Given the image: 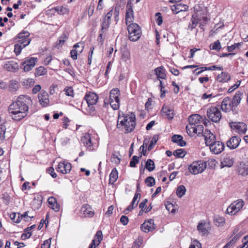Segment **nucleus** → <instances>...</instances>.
Segmentation results:
<instances>
[{
    "mask_svg": "<svg viewBox=\"0 0 248 248\" xmlns=\"http://www.w3.org/2000/svg\"><path fill=\"white\" fill-rule=\"evenodd\" d=\"M31 102L30 97L23 95L19 96L8 108L9 113L12 119L19 121L25 118L29 109L28 104Z\"/></svg>",
    "mask_w": 248,
    "mask_h": 248,
    "instance_id": "obj_1",
    "label": "nucleus"
},
{
    "mask_svg": "<svg viewBox=\"0 0 248 248\" xmlns=\"http://www.w3.org/2000/svg\"><path fill=\"white\" fill-rule=\"evenodd\" d=\"M207 13V7L204 6L203 4H197L195 5L193 7V14L192 15L190 22L187 27V30L192 31L196 28L198 24L201 21H202V23L200 24V27L203 26L208 21L206 17Z\"/></svg>",
    "mask_w": 248,
    "mask_h": 248,
    "instance_id": "obj_2",
    "label": "nucleus"
},
{
    "mask_svg": "<svg viewBox=\"0 0 248 248\" xmlns=\"http://www.w3.org/2000/svg\"><path fill=\"white\" fill-rule=\"evenodd\" d=\"M135 116L131 114L129 115H124L118 117L117 127L119 129L124 128L125 133H128L132 132L136 125Z\"/></svg>",
    "mask_w": 248,
    "mask_h": 248,
    "instance_id": "obj_3",
    "label": "nucleus"
},
{
    "mask_svg": "<svg viewBox=\"0 0 248 248\" xmlns=\"http://www.w3.org/2000/svg\"><path fill=\"white\" fill-rule=\"evenodd\" d=\"M84 99L86 100L88 104V108L87 109L88 112L90 115H93L95 113V105L98 99V95L94 93H87L84 96Z\"/></svg>",
    "mask_w": 248,
    "mask_h": 248,
    "instance_id": "obj_4",
    "label": "nucleus"
},
{
    "mask_svg": "<svg viewBox=\"0 0 248 248\" xmlns=\"http://www.w3.org/2000/svg\"><path fill=\"white\" fill-rule=\"evenodd\" d=\"M206 115L209 121L215 123H218L222 117L220 109L215 106H212L208 108Z\"/></svg>",
    "mask_w": 248,
    "mask_h": 248,
    "instance_id": "obj_5",
    "label": "nucleus"
},
{
    "mask_svg": "<svg viewBox=\"0 0 248 248\" xmlns=\"http://www.w3.org/2000/svg\"><path fill=\"white\" fill-rule=\"evenodd\" d=\"M129 39L132 41H136L141 36V30L139 25L136 23H131L127 27Z\"/></svg>",
    "mask_w": 248,
    "mask_h": 248,
    "instance_id": "obj_6",
    "label": "nucleus"
},
{
    "mask_svg": "<svg viewBox=\"0 0 248 248\" xmlns=\"http://www.w3.org/2000/svg\"><path fill=\"white\" fill-rule=\"evenodd\" d=\"M120 92L118 88H114L110 92L109 103L114 110H117L120 108Z\"/></svg>",
    "mask_w": 248,
    "mask_h": 248,
    "instance_id": "obj_7",
    "label": "nucleus"
},
{
    "mask_svg": "<svg viewBox=\"0 0 248 248\" xmlns=\"http://www.w3.org/2000/svg\"><path fill=\"white\" fill-rule=\"evenodd\" d=\"M206 168V163L202 160L193 162L188 166V170L194 175L202 173Z\"/></svg>",
    "mask_w": 248,
    "mask_h": 248,
    "instance_id": "obj_8",
    "label": "nucleus"
},
{
    "mask_svg": "<svg viewBox=\"0 0 248 248\" xmlns=\"http://www.w3.org/2000/svg\"><path fill=\"white\" fill-rule=\"evenodd\" d=\"M244 205V202L242 200H238L236 203H232L228 207L226 212L229 215H234L242 208Z\"/></svg>",
    "mask_w": 248,
    "mask_h": 248,
    "instance_id": "obj_9",
    "label": "nucleus"
},
{
    "mask_svg": "<svg viewBox=\"0 0 248 248\" xmlns=\"http://www.w3.org/2000/svg\"><path fill=\"white\" fill-rule=\"evenodd\" d=\"M38 61L37 58L27 57L24 61L21 63V65L23 66V70L25 72L31 71L35 65Z\"/></svg>",
    "mask_w": 248,
    "mask_h": 248,
    "instance_id": "obj_10",
    "label": "nucleus"
},
{
    "mask_svg": "<svg viewBox=\"0 0 248 248\" xmlns=\"http://www.w3.org/2000/svg\"><path fill=\"white\" fill-rule=\"evenodd\" d=\"M110 22L103 17L102 23L101 24V29L99 31V35L98 37V41L99 42H104L107 31L108 30Z\"/></svg>",
    "mask_w": 248,
    "mask_h": 248,
    "instance_id": "obj_11",
    "label": "nucleus"
},
{
    "mask_svg": "<svg viewBox=\"0 0 248 248\" xmlns=\"http://www.w3.org/2000/svg\"><path fill=\"white\" fill-rule=\"evenodd\" d=\"M229 125L233 130L239 134H245L247 130V125L242 122H230Z\"/></svg>",
    "mask_w": 248,
    "mask_h": 248,
    "instance_id": "obj_12",
    "label": "nucleus"
},
{
    "mask_svg": "<svg viewBox=\"0 0 248 248\" xmlns=\"http://www.w3.org/2000/svg\"><path fill=\"white\" fill-rule=\"evenodd\" d=\"M8 124L4 122L0 124V140L3 141L6 138L9 139L11 137V134L8 130L9 129Z\"/></svg>",
    "mask_w": 248,
    "mask_h": 248,
    "instance_id": "obj_13",
    "label": "nucleus"
},
{
    "mask_svg": "<svg viewBox=\"0 0 248 248\" xmlns=\"http://www.w3.org/2000/svg\"><path fill=\"white\" fill-rule=\"evenodd\" d=\"M210 150L212 153L217 155L221 153L224 149L225 145L220 141H217L209 146Z\"/></svg>",
    "mask_w": 248,
    "mask_h": 248,
    "instance_id": "obj_14",
    "label": "nucleus"
},
{
    "mask_svg": "<svg viewBox=\"0 0 248 248\" xmlns=\"http://www.w3.org/2000/svg\"><path fill=\"white\" fill-rule=\"evenodd\" d=\"M234 163V159L229 155H223L221 158L220 167L221 168L224 167H231Z\"/></svg>",
    "mask_w": 248,
    "mask_h": 248,
    "instance_id": "obj_15",
    "label": "nucleus"
},
{
    "mask_svg": "<svg viewBox=\"0 0 248 248\" xmlns=\"http://www.w3.org/2000/svg\"><path fill=\"white\" fill-rule=\"evenodd\" d=\"M3 68L7 71L16 73L18 70L19 66L16 61H10L5 62Z\"/></svg>",
    "mask_w": 248,
    "mask_h": 248,
    "instance_id": "obj_16",
    "label": "nucleus"
},
{
    "mask_svg": "<svg viewBox=\"0 0 248 248\" xmlns=\"http://www.w3.org/2000/svg\"><path fill=\"white\" fill-rule=\"evenodd\" d=\"M38 98L40 104L43 107H47L49 103L48 93L44 90L38 94Z\"/></svg>",
    "mask_w": 248,
    "mask_h": 248,
    "instance_id": "obj_17",
    "label": "nucleus"
},
{
    "mask_svg": "<svg viewBox=\"0 0 248 248\" xmlns=\"http://www.w3.org/2000/svg\"><path fill=\"white\" fill-rule=\"evenodd\" d=\"M221 108L225 112H229L231 110L233 111L235 110L233 106L232 105V100H230L229 97H226L224 98L221 103Z\"/></svg>",
    "mask_w": 248,
    "mask_h": 248,
    "instance_id": "obj_18",
    "label": "nucleus"
},
{
    "mask_svg": "<svg viewBox=\"0 0 248 248\" xmlns=\"http://www.w3.org/2000/svg\"><path fill=\"white\" fill-rule=\"evenodd\" d=\"M71 165L68 162H60L59 163L56 170L62 174H66L69 172L71 170Z\"/></svg>",
    "mask_w": 248,
    "mask_h": 248,
    "instance_id": "obj_19",
    "label": "nucleus"
},
{
    "mask_svg": "<svg viewBox=\"0 0 248 248\" xmlns=\"http://www.w3.org/2000/svg\"><path fill=\"white\" fill-rule=\"evenodd\" d=\"M154 220L153 219H150L147 221H145L140 226L141 230L145 232H148L155 229Z\"/></svg>",
    "mask_w": 248,
    "mask_h": 248,
    "instance_id": "obj_20",
    "label": "nucleus"
},
{
    "mask_svg": "<svg viewBox=\"0 0 248 248\" xmlns=\"http://www.w3.org/2000/svg\"><path fill=\"white\" fill-rule=\"evenodd\" d=\"M134 12L132 9V6L130 3H127L126 5V10L125 13V21L127 25L128 23H130L134 20Z\"/></svg>",
    "mask_w": 248,
    "mask_h": 248,
    "instance_id": "obj_21",
    "label": "nucleus"
},
{
    "mask_svg": "<svg viewBox=\"0 0 248 248\" xmlns=\"http://www.w3.org/2000/svg\"><path fill=\"white\" fill-rule=\"evenodd\" d=\"M203 136L205 138V143L207 146H209L216 141L215 135L212 133L209 130H205Z\"/></svg>",
    "mask_w": 248,
    "mask_h": 248,
    "instance_id": "obj_22",
    "label": "nucleus"
},
{
    "mask_svg": "<svg viewBox=\"0 0 248 248\" xmlns=\"http://www.w3.org/2000/svg\"><path fill=\"white\" fill-rule=\"evenodd\" d=\"M241 139L238 136H233L227 142V146L231 149H236L239 145Z\"/></svg>",
    "mask_w": 248,
    "mask_h": 248,
    "instance_id": "obj_23",
    "label": "nucleus"
},
{
    "mask_svg": "<svg viewBox=\"0 0 248 248\" xmlns=\"http://www.w3.org/2000/svg\"><path fill=\"white\" fill-rule=\"evenodd\" d=\"M237 171L242 176L248 175V160L240 162L237 167Z\"/></svg>",
    "mask_w": 248,
    "mask_h": 248,
    "instance_id": "obj_24",
    "label": "nucleus"
},
{
    "mask_svg": "<svg viewBox=\"0 0 248 248\" xmlns=\"http://www.w3.org/2000/svg\"><path fill=\"white\" fill-rule=\"evenodd\" d=\"M80 212L84 217H92L94 214V212L92 210L91 206L88 204L83 205L81 208Z\"/></svg>",
    "mask_w": 248,
    "mask_h": 248,
    "instance_id": "obj_25",
    "label": "nucleus"
},
{
    "mask_svg": "<svg viewBox=\"0 0 248 248\" xmlns=\"http://www.w3.org/2000/svg\"><path fill=\"white\" fill-rule=\"evenodd\" d=\"M81 141L84 145L88 149L92 150L93 149V143L92 142L90 134L87 133L81 139Z\"/></svg>",
    "mask_w": 248,
    "mask_h": 248,
    "instance_id": "obj_26",
    "label": "nucleus"
},
{
    "mask_svg": "<svg viewBox=\"0 0 248 248\" xmlns=\"http://www.w3.org/2000/svg\"><path fill=\"white\" fill-rule=\"evenodd\" d=\"M80 46H81L80 50L72 49L70 51L71 57L74 60L77 59L78 53H81L83 51L84 47V43L82 42L78 43L74 46V47L76 49L78 47H79Z\"/></svg>",
    "mask_w": 248,
    "mask_h": 248,
    "instance_id": "obj_27",
    "label": "nucleus"
},
{
    "mask_svg": "<svg viewBox=\"0 0 248 248\" xmlns=\"http://www.w3.org/2000/svg\"><path fill=\"white\" fill-rule=\"evenodd\" d=\"M171 9L173 14H177L180 12L187 11L188 6L186 5L180 3L171 6Z\"/></svg>",
    "mask_w": 248,
    "mask_h": 248,
    "instance_id": "obj_28",
    "label": "nucleus"
},
{
    "mask_svg": "<svg viewBox=\"0 0 248 248\" xmlns=\"http://www.w3.org/2000/svg\"><path fill=\"white\" fill-rule=\"evenodd\" d=\"M17 38L18 39L17 41V43L24 42L25 41L28 42V41H29L30 43L31 41V39L30 38V33L27 31H23L18 33Z\"/></svg>",
    "mask_w": 248,
    "mask_h": 248,
    "instance_id": "obj_29",
    "label": "nucleus"
},
{
    "mask_svg": "<svg viewBox=\"0 0 248 248\" xmlns=\"http://www.w3.org/2000/svg\"><path fill=\"white\" fill-rule=\"evenodd\" d=\"M202 121V117L198 114L191 115L188 118V122L190 125L195 126L201 123Z\"/></svg>",
    "mask_w": 248,
    "mask_h": 248,
    "instance_id": "obj_30",
    "label": "nucleus"
},
{
    "mask_svg": "<svg viewBox=\"0 0 248 248\" xmlns=\"http://www.w3.org/2000/svg\"><path fill=\"white\" fill-rule=\"evenodd\" d=\"M29 44V41H28V42H26V41L24 42H17V43L15 45L14 48V52L16 56L19 55L20 54L22 49L25 47L26 46H28Z\"/></svg>",
    "mask_w": 248,
    "mask_h": 248,
    "instance_id": "obj_31",
    "label": "nucleus"
},
{
    "mask_svg": "<svg viewBox=\"0 0 248 248\" xmlns=\"http://www.w3.org/2000/svg\"><path fill=\"white\" fill-rule=\"evenodd\" d=\"M161 113L167 116L169 119H172L174 116L173 110L169 106L164 105L161 109Z\"/></svg>",
    "mask_w": 248,
    "mask_h": 248,
    "instance_id": "obj_32",
    "label": "nucleus"
},
{
    "mask_svg": "<svg viewBox=\"0 0 248 248\" xmlns=\"http://www.w3.org/2000/svg\"><path fill=\"white\" fill-rule=\"evenodd\" d=\"M243 95V93L240 91H238L235 93L232 100V105L233 106L234 109H235V108L240 103Z\"/></svg>",
    "mask_w": 248,
    "mask_h": 248,
    "instance_id": "obj_33",
    "label": "nucleus"
},
{
    "mask_svg": "<svg viewBox=\"0 0 248 248\" xmlns=\"http://www.w3.org/2000/svg\"><path fill=\"white\" fill-rule=\"evenodd\" d=\"M171 141L177 143L181 147H184L186 145V142L183 140V138L179 135H174L172 136Z\"/></svg>",
    "mask_w": 248,
    "mask_h": 248,
    "instance_id": "obj_34",
    "label": "nucleus"
},
{
    "mask_svg": "<svg viewBox=\"0 0 248 248\" xmlns=\"http://www.w3.org/2000/svg\"><path fill=\"white\" fill-rule=\"evenodd\" d=\"M231 77L227 72H222L219 74L217 78V81L219 82H227L231 79Z\"/></svg>",
    "mask_w": 248,
    "mask_h": 248,
    "instance_id": "obj_35",
    "label": "nucleus"
},
{
    "mask_svg": "<svg viewBox=\"0 0 248 248\" xmlns=\"http://www.w3.org/2000/svg\"><path fill=\"white\" fill-rule=\"evenodd\" d=\"M155 71L158 78H166L167 76L166 74V70L162 66L156 68Z\"/></svg>",
    "mask_w": 248,
    "mask_h": 248,
    "instance_id": "obj_36",
    "label": "nucleus"
},
{
    "mask_svg": "<svg viewBox=\"0 0 248 248\" xmlns=\"http://www.w3.org/2000/svg\"><path fill=\"white\" fill-rule=\"evenodd\" d=\"M118 177V171L116 168H113L109 174V184L113 185L117 181Z\"/></svg>",
    "mask_w": 248,
    "mask_h": 248,
    "instance_id": "obj_37",
    "label": "nucleus"
},
{
    "mask_svg": "<svg viewBox=\"0 0 248 248\" xmlns=\"http://www.w3.org/2000/svg\"><path fill=\"white\" fill-rule=\"evenodd\" d=\"M103 239V234L101 231H98L96 232L92 242L94 241L96 246H98Z\"/></svg>",
    "mask_w": 248,
    "mask_h": 248,
    "instance_id": "obj_38",
    "label": "nucleus"
},
{
    "mask_svg": "<svg viewBox=\"0 0 248 248\" xmlns=\"http://www.w3.org/2000/svg\"><path fill=\"white\" fill-rule=\"evenodd\" d=\"M9 88L11 92H16L19 88L18 82L16 80H10L9 85Z\"/></svg>",
    "mask_w": 248,
    "mask_h": 248,
    "instance_id": "obj_39",
    "label": "nucleus"
},
{
    "mask_svg": "<svg viewBox=\"0 0 248 248\" xmlns=\"http://www.w3.org/2000/svg\"><path fill=\"white\" fill-rule=\"evenodd\" d=\"M145 168L149 171H153L155 169V164L153 160L151 159H148L146 162Z\"/></svg>",
    "mask_w": 248,
    "mask_h": 248,
    "instance_id": "obj_40",
    "label": "nucleus"
},
{
    "mask_svg": "<svg viewBox=\"0 0 248 248\" xmlns=\"http://www.w3.org/2000/svg\"><path fill=\"white\" fill-rule=\"evenodd\" d=\"M214 221L216 225L221 226L225 223V218L222 217L216 216L214 217Z\"/></svg>",
    "mask_w": 248,
    "mask_h": 248,
    "instance_id": "obj_41",
    "label": "nucleus"
},
{
    "mask_svg": "<svg viewBox=\"0 0 248 248\" xmlns=\"http://www.w3.org/2000/svg\"><path fill=\"white\" fill-rule=\"evenodd\" d=\"M47 70L44 66H40L35 69V76L39 77L46 74Z\"/></svg>",
    "mask_w": 248,
    "mask_h": 248,
    "instance_id": "obj_42",
    "label": "nucleus"
},
{
    "mask_svg": "<svg viewBox=\"0 0 248 248\" xmlns=\"http://www.w3.org/2000/svg\"><path fill=\"white\" fill-rule=\"evenodd\" d=\"M194 134H196L198 136H200L201 134L203 135V130L204 127L202 124H197L195 126V127L193 128Z\"/></svg>",
    "mask_w": 248,
    "mask_h": 248,
    "instance_id": "obj_43",
    "label": "nucleus"
},
{
    "mask_svg": "<svg viewBox=\"0 0 248 248\" xmlns=\"http://www.w3.org/2000/svg\"><path fill=\"white\" fill-rule=\"evenodd\" d=\"M10 217L15 223H18L21 221L20 213H12L10 215Z\"/></svg>",
    "mask_w": 248,
    "mask_h": 248,
    "instance_id": "obj_44",
    "label": "nucleus"
},
{
    "mask_svg": "<svg viewBox=\"0 0 248 248\" xmlns=\"http://www.w3.org/2000/svg\"><path fill=\"white\" fill-rule=\"evenodd\" d=\"M186 192V189L184 186L181 185L179 186L176 190V194L178 197L181 198L183 196Z\"/></svg>",
    "mask_w": 248,
    "mask_h": 248,
    "instance_id": "obj_45",
    "label": "nucleus"
},
{
    "mask_svg": "<svg viewBox=\"0 0 248 248\" xmlns=\"http://www.w3.org/2000/svg\"><path fill=\"white\" fill-rule=\"evenodd\" d=\"M122 58L124 62L129 60L130 59V53L128 49H124L121 52Z\"/></svg>",
    "mask_w": 248,
    "mask_h": 248,
    "instance_id": "obj_46",
    "label": "nucleus"
},
{
    "mask_svg": "<svg viewBox=\"0 0 248 248\" xmlns=\"http://www.w3.org/2000/svg\"><path fill=\"white\" fill-rule=\"evenodd\" d=\"M186 152L183 149H179L175 150L173 152V155L176 157L183 158L185 156Z\"/></svg>",
    "mask_w": 248,
    "mask_h": 248,
    "instance_id": "obj_47",
    "label": "nucleus"
},
{
    "mask_svg": "<svg viewBox=\"0 0 248 248\" xmlns=\"http://www.w3.org/2000/svg\"><path fill=\"white\" fill-rule=\"evenodd\" d=\"M41 197H38L37 199L36 198H34V200L32 202V206L36 209H39L41 205H42V200L41 199Z\"/></svg>",
    "mask_w": 248,
    "mask_h": 248,
    "instance_id": "obj_48",
    "label": "nucleus"
},
{
    "mask_svg": "<svg viewBox=\"0 0 248 248\" xmlns=\"http://www.w3.org/2000/svg\"><path fill=\"white\" fill-rule=\"evenodd\" d=\"M159 136L158 135H154L150 144L149 145L148 147V150L149 151H151L153 147L155 146V145L156 144V142L158 140Z\"/></svg>",
    "mask_w": 248,
    "mask_h": 248,
    "instance_id": "obj_49",
    "label": "nucleus"
},
{
    "mask_svg": "<svg viewBox=\"0 0 248 248\" xmlns=\"http://www.w3.org/2000/svg\"><path fill=\"white\" fill-rule=\"evenodd\" d=\"M221 48V46L219 40L215 41L210 45V49L211 50H215L218 51Z\"/></svg>",
    "mask_w": 248,
    "mask_h": 248,
    "instance_id": "obj_50",
    "label": "nucleus"
},
{
    "mask_svg": "<svg viewBox=\"0 0 248 248\" xmlns=\"http://www.w3.org/2000/svg\"><path fill=\"white\" fill-rule=\"evenodd\" d=\"M145 183L149 187L153 186L155 184V179L153 177L148 176L145 180Z\"/></svg>",
    "mask_w": 248,
    "mask_h": 248,
    "instance_id": "obj_51",
    "label": "nucleus"
},
{
    "mask_svg": "<svg viewBox=\"0 0 248 248\" xmlns=\"http://www.w3.org/2000/svg\"><path fill=\"white\" fill-rule=\"evenodd\" d=\"M30 212L29 211H26L23 214H20V220L22 219H23L25 221H28L29 220V218H33V216L29 215Z\"/></svg>",
    "mask_w": 248,
    "mask_h": 248,
    "instance_id": "obj_52",
    "label": "nucleus"
},
{
    "mask_svg": "<svg viewBox=\"0 0 248 248\" xmlns=\"http://www.w3.org/2000/svg\"><path fill=\"white\" fill-rule=\"evenodd\" d=\"M34 82L35 81L34 79L32 78H28L23 81V84L24 86L26 87V88H28L33 86L34 84Z\"/></svg>",
    "mask_w": 248,
    "mask_h": 248,
    "instance_id": "obj_53",
    "label": "nucleus"
},
{
    "mask_svg": "<svg viewBox=\"0 0 248 248\" xmlns=\"http://www.w3.org/2000/svg\"><path fill=\"white\" fill-rule=\"evenodd\" d=\"M139 157L136 155H134L131 159V161L129 163V166L132 168L135 167L136 164L139 163Z\"/></svg>",
    "mask_w": 248,
    "mask_h": 248,
    "instance_id": "obj_54",
    "label": "nucleus"
},
{
    "mask_svg": "<svg viewBox=\"0 0 248 248\" xmlns=\"http://www.w3.org/2000/svg\"><path fill=\"white\" fill-rule=\"evenodd\" d=\"M241 44L242 43H234L233 45H232L230 46H228L227 50L229 52L232 53V52L236 48H239L240 46H241Z\"/></svg>",
    "mask_w": 248,
    "mask_h": 248,
    "instance_id": "obj_55",
    "label": "nucleus"
},
{
    "mask_svg": "<svg viewBox=\"0 0 248 248\" xmlns=\"http://www.w3.org/2000/svg\"><path fill=\"white\" fill-rule=\"evenodd\" d=\"M197 229L203 234H205L208 232L207 230L205 227V224L202 222L198 224L197 226Z\"/></svg>",
    "mask_w": 248,
    "mask_h": 248,
    "instance_id": "obj_56",
    "label": "nucleus"
},
{
    "mask_svg": "<svg viewBox=\"0 0 248 248\" xmlns=\"http://www.w3.org/2000/svg\"><path fill=\"white\" fill-rule=\"evenodd\" d=\"M64 91L65 92V94L67 96L73 97L74 95V91L72 87H67L65 88Z\"/></svg>",
    "mask_w": 248,
    "mask_h": 248,
    "instance_id": "obj_57",
    "label": "nucleus"
},
{
    "mask_svg": "<svg viewBox=\"0 0 248 248\" xmlns=\"http://www.w3.org/2000/svg\"><path fill=\"white\" fill-rule=\"evenodd\" d=\"M195 127V126L193 125H190L189 124L188 125H187L186 126V130L187 134L190 136H193V134H194L193 132V128Z\"/></svg>",
    "mask_w": 248,
    "mask_h": 248,
    "instance_id": "obj_58",
    "label": "nucleus"
},
{
    "mask_svg": "<svg viewBox=\"0 0 248 248\" xmlns=\"http://www.w3.org/2000/svg\"><path fill=\"white\" fill-rule=\"evenodd\" d=\"M155 16L156 17V23L158 25L160 26L162 24L163 19L162 16H161V13H157L155 14Z\"/></svg>",
    "mask_w": 248,
    "mask_h": 248,
    "instance_id": "obj_59",
    "label": "nucleus"
},
{
    "mask_svg": "<svg viewBox=\"0 0 248 248\" xmlns=\"http://www.w3.org/2000/svg\"><path fill=\"white\" fill-rule=\"evenodd\" d=\"M111 161L112 162H114L116 164L120 163L121 159L118 157V155L113 154L111 157Z\"/></svg>",
    "mask_w": 248,
    "mask_h": 248,
    "instance_id": "obj_60",
    "label": "nucleus"
},
{
    "mask_svg": "<svg viewBox=\"0 0 248 248\" xmlns=\"http://www.w3.org/2000/svg\"><path fill=\"white\" fill-rule=\"evenodd\" d=\"M140 194L139 193H136L135 194V195L134 196V198L132 200V201L131 203V204L133 205V206H134V205H135V207H136L138 205V202H136H136L137 201V200L138 199V198H140Z\"/></svg>",
    "mask_w": 248,
    "mask_h": 248,
    "instance_id": "obj_61",
    "label": "nucleus"
},
{
    "mask_svg": "<svg viewBox=\"0 0 248 248\" xmlns=\"http://www.w3.org/2000/svg\"><path fill=\"white\" fill-rule=\"evenodd\" d=\"M148 142H149V141L147 139L144 140L143 141V144L142 145H141L140 147V149L141 150V151H142V154L143 155H146V149L145 148L144 145L147 146Z\"/></svg>",
    "mask_w": 248,
    "mask_h": 248,
    "instance_id": "obj_62",
    "label": "nucleus"
},
{
    "mask_svg": "<svg viewBox=\"0 0 248 248\" xmlns=\"http://www.w3.org/2000/svg\"><path fill=\"white\" fill-rule=\"evenodd\" d=\"M51 239L46 240L41 245V248H49L50 246Z\"/></svg>",
    "mask_w": 248,
    "mask_h": 248,
    "instance_id": "obj_63",
    "label": "nucleus"
},
{
    "mask_svg": "<svg viewBox=\"0 0 248 248\" xmlns=\"http://www.w3.org/2000/svg\"><path fill=\"white\" fill-rule=\"evenodd\" d=\"M129 219L126 216H122L120 218V222L124 225H126L128 223Z\"/></svg>",
    "mask_w": 248,
    "mask_h": 248,
    "instance_id": "obj_64",
    "label": "nucleus"
}]
</instances>
